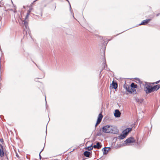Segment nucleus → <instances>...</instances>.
<instances>
[{
    "mask_svg": "<svg viewBox=\"0 0 160 160\" xmlns=\"http://www.w3.org/2000/svg\"><path fill=\"white\" fill-rule=\"evenodd\" d=\"M114 128L110 125H106L102 127V131L106 133H115L113 130Z\"/></svg>",
    "mask_w": 160,
    "mask_h": 160,
    "instance_id": "f257e3e1",
    "label": "nucleus"
},
{
    "mask_svg": "<svg viewBox=\"0 0 160 160\" xmlns=\"http://www.w3.org/2000/svg\"><path fill=\"white\" fill-rule=\"evenodd\" d=\"M32 10V8H30L29 10H28L25 18L24 20L23 21V24L26 28H28L27 19L28 18L29 15L30 14V13L31 12Z\"/></svg>",
    "mask_w": 160,
    "mask_h": 160,
    "instance_id": "f03ea898",
    "label": "nucleus"
},
{
    "mask_svg": "<svg viewBox=\"0 0 160 160\" xmlns=\"http://www.w3.org/2000/svg\"><path fill=\"white\" fill-rule=\"evenodd\" d=\"M144 89L147 93H149L153 91L152 87L148 84L145 85L144 87Z\"/></svg>",
    "mask_w": 160,
    "mask_h": 160,
    "instance_id": "7ed1b4c3",
    "label": "nucleus"
},
{
    "mask_svg": "<svg viewBox=\"0 0 160 160\" xmlns=\"http://www.w3.org/2000/svg\"><path fill=\"white\" fill-rule=\"evenodd\" d=\"M135 142V140L133 137H130L129 138L127 139L125 141L127 145H128V144L130 143H132L134 142Z\"/></svg>",
    "mask_w": 160,
    "mask_h": 160,
    "instance_id": "20e7f679",
    "label": "nucleus"
},
{
    "mask_svg": "<svg viewBox=\"0 0 160 160\" xmlns=\"http://www.w3.org/2000/svg\"><path fill=\"white\" fill-rule=\"evenodd\" d=\"M102 117L103 116L102 114L101 113L98 115L97 122L95 125L96 127H97L98 125L100 123L102 119Z\"/></svg>",
    "mask_w": 160,
    "mask_h": 160,
    "instance_id": "39448f33",
    "label": "nucleus"
},
{
    "mask_svg": "<svg viewBox=\"0 0 160 160\" xmlns=\"http://www.w3.org/2000/svg\"><path fill=\"white\" fill-rule=\"evenodd\" d=\"M121 113L118 110L116 109L115 111L114 116L116 118H119L120 116Z\"/></svg>",
    "mask_w": 160,
    "mask_h": 160,
    "instance_id": "423d86ee",
    "label": "nucleus"
},
{
    "mask_svg": "<svg viewBox=\"0 0 160 160\" xmlns=\"http://www.w3.org/2000/svg\"><path fill=\"white\" fill-rule=\"evenodd\" d=\"M151 20L150 19H146L143 21L140 24H139V25H146Z\"/></svg>",
    "mask_w": 160,
    "mask_h": 160,
    "instance_id": "0eeeda50",
    "label": "nucleus"
},
{
    "mask_svg": "<svg viewBox=\"0 0 160 160\" xmlns=\"http://www.w3.org/2000/svg\"><path fill=\"white\" fill-rule=\"evenodd\" d=\"M102 147V145H101V143L100 142H98L97 143L96 145H94L93 147L94 148H97L98 149H100Z\"/></svg>",
    "mask_w": 160,
    "mask_h": 160,
    "instance_id": "6e6552de",
    "label": "nucleus"
},
{
    "mask_svg": "<svg viewBox=\"0 0 160 160\" xmlns=\"http://www.w3.org/2000/svg\"><path fill=\"white\" fill-rule=\"evenodd\" d=\"M110 150V148H104L102 149V151L104 154H107Z\"/></svg>",
    "mask_w": 160,
    "mask_h": 160,
    "instance_id": "1a4fd4ad",
    "label": "nucleus"
},
{
    "mask_svg": "<svg viewBox=\"0 0 160 160\" xmlns=\"http://www.w3.org/2000/svg\"><path fill=\"white\" fill-rule=\"evenodd\" d=\"M0 148V156L2 157L4 155V152L3 151V148L2 145H1Z\"/></svg>",
    "mask_w": 160,
    "mask_h": 160,
    "instance_id": "9d476101",
    "label": "nucleus"
},
{
    "mask_svg": "<svg viewBox=\"0 0 160 160\" xmlns=\"http://www.w3.org/2000/svg\"><path fill=\"white\" fill-rule=\"evenodd\" d=\"M153 91L154 90H157L160 88V85L158 84L157 85L153 87H152Z\"/></svg>",
    "mask_w": 160,
    "mask_h": 160,
    "instance_id": "9b49d317",
    "label": "nucleus"
},
{
    "mask_svg": "<svg viewBox=\"0 0 160 160\" xmlns=\"http://www.w3.org/2000/svg\"><path fill=\"white\" fill-rule=\"evenodd\" d=\"M112 85L113 88L114 89H116L118 87V84L117 82H114L113 81L112 83Z\"/></svg>",
    "mask_w": 160,
    "mask_h": 160,
    "instance_id": "f8f14e48",
    "label": "nucleus"
},
{
    "mask_svg": "<svg viewBox=\"0 0 160 160\" xmlns=\"http://www.w3.org/2000/svg\"><path fill=\"white\" fill-rule=\"evenodd\" d=\"M83 154L86 157H89L91 153L90 152L86 151L84 152Z\"/></svg>",
    "mask_w": 160,
    "mask_h": 160,
    "instance_id": "ddd939ff",
    "label": "nucleus"
},
{
    "mask_svg": "<svg viewBox=\"0 0 160 160\" xmlns=\"http://www.w3.org/2000/svg\"><path fill=\"white\" fill-rule=\"evenodd\" d=\"M131 89H132V88L130 86L128 85L126 86V89L128 92L131 93Z\"/></svg>",
    "mask_w": 160,
    "mask_h": 160,
    "instance_id": "4468645a",
    "label": "nucleus"
},
{
    "mask_svg": "<svg viewBox=\"0 0 160 160\" xmlns=\"http://www.w3.org/2000/svg\"><path fill=\"white\" fill-rule=\"evenodd\" d=\"M130 87L131 88H137V86L136 84H135L134 83H132L131 84Z\"/></svg>",
    "mask_w": 160,
    "mask_h": 160,
    "instance_id": "2eb2a0df",
    "label": "nucleus"
},
{
    "mask_svg": "<svg viewBox=\"0 0 160 160\" xmlns=\"http://www.w3.org/2000/svg\"><path fill=\"white\" fill-rule=\"evenodd\" d=\"M135 88H132V89H131V93L134 94L136 93V91L135 90Z\"/></svg>",
    "mask_w": 160,
    "mask_h": 160,
    "instance_id": "dca6fc26",
    "label": "nucleus"
},
{
    "mask_svg": "<svg viewBox=\"0 0 160 160\" xmlns=\"http://www.w3.org/2000/svg\"><path fill=\"white\" fill-rule=\"evenodd\" d=\"M126 137V136L124 135L123 134L122 135L121 134L120 135L119 137L118 138L120 139H122L125 138Z\"/></svg>",
    "mask_w": 160,
    "mask_h": 160,
    "instance_id": "f3484780",
    "label": "nucleus"
},
{
    "mask_svg": "<svg viewBox=\"0 0 160 160\" xmlns=\"http://www.w3.org/2000/svg\"><path fill=\"white\" fill-rule=\"evenodd\" d=\"M87 148L89 151L92 150L93 149L92 143L90 146L88 147Z\"/></svg>",
    "mask_w": 160,
    "mask_h": 160,
    "instance_id": "a211bd4d",
    "label": "nucleus"
},
{
    "mask_svg": "<svg viewBox=\"0 0 160 160\" xmlns=\"http://www.w3.org/2000/svg\"><path fill=\"white\" fill-rule=\"evenodd\" d=\"M132 130V128H126V129H125L124 130V131L127 132L128 133V132L131 131Z\"/></svg>",
    "mask_w": 160,
    "mask_h": 160,
    "instance_id": "6ab92c4d",
    "label": "nucleus"
},
{
    "mask_svg": "<svg viewBox=\"0 0 160 160\" xmlns=\"http://www.w3.org/2000/svg\"><path fill=\"white\" fill-rule=\"evenodd\" d=\"M132 130V128H126V129H125L124 130V131L127 132L128 133V132L131 131Z\"/></svg>",
    "mask_w": 160,
    "mask_h": 160,
    "instance_id": "aec40b11",
    "label": "nucleus"
},
{
    "mask_svg": "<svg viewBox=\"0 0 160 160\" xmlns=\"http://www.w3.org/2000/svg\"><path fill=\"white\" fill-rule=\"evenodd\" d=\"M122 133L124 135H125L126 137L127 136V135H128V133L124 131H123Z\"/></svg>",
    "mask_w": 160,
    "mask_h": 160,
    "instance_id": "412c9836",
    "label": "nucleus"
},
{
    "mask_svg": "<svg viewBox=\"0 0 160 160\" xmlns=\"http://www.w3.org/2000/svg\"><path fill=\"white\" fill-rule=\"evenodd\" d=\"M142 101H139V100L136 101L137 102L138 104L141 103L142 102Z\"/></svg>",
    "mask_w": 160,
    "mask_h": 160,
    "instance_id": "4be33fe9",
    "label": "nucleus"
},
{
    "mask_svg": "<svg viewBox=\"0 0 160 160\" xmlns=\"http://www.w3.org/2000/svg\"><path fill=\"white\" fill-rule=\"evenodd\" d=\"M0 141L2 143H3L4 142L3 139V138L0 139Z\"/></svg>",
    "mask_w": 160,
    "mask_h": 160,
    "instance_id": "5701e85b",
    "label": "nucleus"
},
{
    "mask_svg": "<svg viewBox=\"0 0 160 160\" xmlns=\"http://www.w3.org/2000/svg\"><path fill=\"white\" fill-rule=\"evenodd\" d=\"M140 83H141V81L138 78H137L136 79Z\"/></svg>",
    "mask_w": 160,
    "mask_h": 160,
    "instance_id": "b1692460",
    "label": "nucleus"
},
{
    "mask_svg": "<svg viewBox=\"0 0 160 160\" xmlns=\"http://www.w3.org/2000/svg\"><path fill=\"white\" fill-rule=\"evenodd\" d=\"M16 157H17V158H19V155H18L17 153L16 155Z\"/></svg>",
    "mask_w": 160,
    "mask_h": 160,
    "instance_id": "393cba45",
    "label": "nucleus"
},
{
    "mask_svg": "<svg viewBox=\"0 0 160 160\" xmlns=\"http://www.w3.org/2000/svg\"><path fill=\"white\" fill-rule=\"evenodd\" d=\"M159 82H160V81H158L157 82H156V83L157 84V83H158Z\"/></svg>",
    "mask_w": 160,
    "mask_h": 160,
    "instance_id": "a878e982",
    "label": "nucleus"
},
{
    "mask_svg": "<svg viewBox=\"0 0 160 160\" xmlns=\"http://www.w3.org/2000/svg\"><path fill=\"white\" fill-rule=\"evenodd\" d=\"M101 134H99V133L97 134V135L98 136H100V135H101Z\"/></svg>",
    "mask_w": 160,
    "mask_h": 160,
    "instance_id": "bb28decb",
    "label": "nucleus"
},
{
    "mask_svg": "<svg viewBox=\"0 0 160 160\" xmlns=\"http://www.w3.org/2000/svg\"><path fill=\"white\" fill-rule=\"evenodd\" d=\"M159 15V13L158 14H157L156 15V16H158Z\"/></svg>",
    "mask_w": 160,
    "mask_h": 160,
    "instance_id": "cd10ccee",
    "label": "nucleus"
},
{
    "mask_svg": "<svg viewBox=\"0 0 160 160\" xmlns=\"http://www.w3.org/2000/svg\"><path fill=\"white\" fill-rule=\"evenodd\" d=\"M89 142H87L86 143V144H88V143H89Z\"/></svg>",
    "mask_w": 160,
    "mask_h": 160,
    "instance_id": "c85d7f7f",
    "label": "nucleus"
},
{
    "mask_svg": "<svg viewBox=\"0 0 160 160\" xmlns=\"http://www.w3.org/2000/svg\"><path fill=\"white\" fill-rule=\"evenodd\" d=\"M40 158H41V156L40 154H39Z\"/></svg>",
    "mask_w": 160,
    "mask_h": 160,
    "instance_id": "c756f323",
    "label": "nucleus"
},
{
    "mask_svg": "<svg viewBox=\"0 0 160 160\" xmlns=\"http://www.w3.org/2000/svg\"><path fill=\"white\" fill-rule=\"evenodd\" d=\"M72 14H73V16L74 17V13H73Z\"/></svg>",
    "mask_w": 160,
    "mask_h": 160,
    "instance_id": "7c9ffc66",
    "label": "nucleus"
},
{
    "mask_svg": "<svg viewBox=\"0 0 160 160\" xmlns=\"http://www.w3.org/2000/svg\"><path fill=\"white\" fill-rule=\"evenodd\" d=\"M45 101H46V103H47V101L45 100Z\"/></svg>",
    "mask_w": 160,
    "mask_h": 160,
    "instance_id": "2f4dec72",
    "label": "nucleus"
},
{
    "mask_svg": "<svg viewBox=\"0 0 160 160\" xmlns=\"http://www.w3.org/2000/svg\"><path fill=\"white\" fill-rule=\"evenodd\" d=\"M1 145L0 144V146L1 147Z\"/></svg>",
    "mask_w": 160,
    "mask_h": 160,
    "instance_id": "473e14b6",
    "label": "nucleus"
},
{
    "mask_svg": "<svg viewBox=\"0 0 160 160\" xmlns=\"http://www.w3.org/2000/svg\"><path fill=\"white\" fill-rule=\"evenodd\" d=\"M45 100H46V98H45Z\"/></svg>",
    "mask_w": 160,
    "mask_h": 160,
    "instance_id": "72a5a7b5",
    "label": "nucleus"
}]
</instances>
